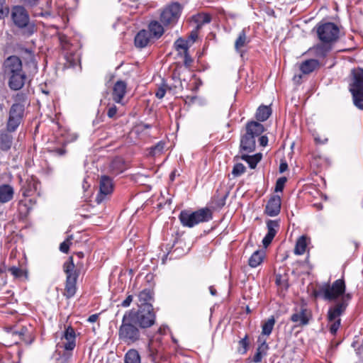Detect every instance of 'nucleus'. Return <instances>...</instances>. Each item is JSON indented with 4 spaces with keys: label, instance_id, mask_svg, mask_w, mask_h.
<instances>
[{
    "label": "nucleus",
    "instance_id": "obj_1",
    "mask_svg": "<svg viewBox=\"0 0 363 363\" xmlns=\"http://www.w3.org/2000/svg\"><path fill=\"white\" fill-rule=\"evenodd\" d=\"M346 286L344 279H339L335 281L331 285L329 283H325L318 287L315 291V296H320L324 300L328 301H336L340 298L338 303H345L346 308L348 302L351 299L350 294H345Z\"/></svg>",
    "mask_w": 363,
    "mask_h": 363
},
{
    "label": "nucleus",
    "instance_id": "obj_2",
    "mask_svg": "<svg viewBox=\"0 0 363 363\" xmlns=\"http://www.w3.org/2000/svg\"><path fill=\"white\" fill-rule=\"evenodd\" d=\"M118 335L121 342L126 345H135L143 339L142 330L125 313Z\"/></svg>",
    "mask_w": 363,
    "mask_h": 363
},
{
    "label": "nucleus",
    "instance_id": "obj_3",
    "mask_svg": "<svg viewBox=\"0 0 363 363\" xmlns=\"http://www.w3.org/2000/svg\"><path fill=\"white\" fill-rule=\"evenodd\" d=\"M141 330L147 329L156 323V313L152 305H147L138 309L133 308L125 312Z\"/></svg>",
    "mask_w": 363,
    "mask_h": 363
},
{
    "label": "nucleus",
    "instance_id": "obj_4",
    "mask_svg": "<svg viewBox=\"0 0 363 363\" xmlns=\"http://www.w3.org/2000/svg\"><path fill=\"white\" fill-rule=\"evenodd\" d=\"M245 133L241 136L240 149L248 153L255 150V138L264 131L262 124L258 121H250L245 125Z\"/></svg>",
    "mask_w": 363,
    "mask_h": 363
},
{
    "label": "nucleus",
    "instance_id": "obj_5",
    "mask_svg": "<svg viewBox=\"0 0 363 363\" xmlns=\"http://www.w3.org/2000/svg\"><path fill=\"white\" fill-rule=\"evenodd\" d=\"M179 218L184 226L191 228L199 223L208 222L212 219V211L208 208H203L190 213L182 211Z\"/></svg>",
    "mask_w": 363,
    "mask_h": 363
},
{
    "label": "nucleus",
    "instance_id": "obj_6",
    "mask_svg": "<svg viewBox=\"0 0 363 363\" xmlns=\"http://www.w3.org/2000/svg\"><path fill=\"white\" fill-rule=\"evenodd\" d=\"M11 16L14 25L19 28H26V33L28 35H32L35 31V26L33 23H30L28 12L23 6L12 7Z\"/></svg>",
    "mask_w": 363,
    "mask_h": 363
},
{
    "label": "nucleus",
    "instance_id": "obj_7",
    "mask_svg": "<svg viewBox=\"0 0 363 363\" xmlns=\"http://www.w3.org/2000/svg\"><path fill=\"white\" fill-rule=\"evenodd\" d=\"M353 82L350 91L352 94L354 104L359 109H363L361 99L363 98V69H358L352 71Z\"/></svg>",
    "mask_w": 363,
    "mask_h": 363
},
{
    "label": "nucleus",
    "instance_id": "obj_8",
    "mask_svg": "<svg viewBox=\"0 0 363 363\" xmlns=\"http://www.w3.org/2000/svg\"><path fill=\"white\" fill-rule=\"evenodd\" d=\"M339 28L333 23H322L317 27L318 38L324 43L335 42L339 38Z\"/></svg>",
    "mask_w": 363,
    "mask_h": 363
},
{
    "label": "nucleus",
    "instance_id": "obj_9",
    "mask_svg": "<svg viewBox=\"0 0 363 363\" xmlns=\"http://www.w3.org/2000/svg\"><path fill=\"white\" fill-rule=\"evenodd\" d=\"M25 115V105L13 104L9 111L6 128L9 132H15L22 123Z\"/></svg>",
    "mask_w": 363,
    "mask_h": 363
},
{
    "label": "nucleus",
    "instance_id": "obj_10",
    "mask_svg": "<svg viewBox=\"0 0 363 363\" xmlns=\"http://www.w3.org/2000/svg\"><path fill=\"white\" fill-rule=\"evenodd\" d=\"M181 12L179 3H173L166 7L161 13L160 21L164 25H171L177 22Z\"/></svg>",
    "mask_w": 363,
    "mask_h": 363
},
{
    "label": "nucleus",
    "instance_id": "obj_11",
    "mask_svg": "<svg viewBox=\"0 0 363 363\" xmlns=\"http://www.w3.org/2000/svg\"><path fill=\"white\" fill-rule=\"evenodd\" d=\"M3 71L6 77L11 74L21 72L23 71L21 60L16 55L8 57L3 63Z\"/></svg>",
    "mask_w": 363,
    "mask_h": 363
},
{
    "label": "nucleus",
    "instance_id": "obj_12",
    "mask_svg": "<svg viewBox=\"0 0 363 363\" xmlns=\"http://www.w3.org/2000/svg\"><path fill=\"white\" fill-rule=\"evenodd\" d=\"M113 189V184L111 177L104 175L100 178L99 193L96 197L97 203H101L108 194H111Z\"/></svg>",
    "mask_w": 363,
    "mask_h": 363
},
{
    "label": "nucleus",
    "instance_id": "obj_13",
    "mask_svg": "<svg viewBox=\"0 0 363 363\" xmlns=\"http://www.w3.org/2000/svg\"><path fill=\"white\" fill-rule=\"evenodd\" d=\"M9 79L8 85L11 90L18 91L23 88L26 79V74L21 71L16 74L7 77Z\"/></svg>",
    "mask_w": 363,
    "mask_h": 363
},
{
    "label": "nucleus",
    "instance_id": "obj_14",
    "mask_svg": "<svg viewBox=\"0 0 363 363\" xmlns=\"http://www.w3.org/2000/svg\"><path fill=\"white\" fill-rule=\"evenodd\" d=\"M311 317L310 311L306 308H301L300 311L293 313L290 319L296 323V326L303 327L309 323Z\"/></svg>",
    "mask_w": 363,
    "mask_h": 363
},
{
    "label": "nucleus",
    "instance_id": "obj_15",
    "mask_svg": "<svg viewBox=\"0 0 363 363\" xmlns=\"http://www.w3.org/2000/svg\"><path fill=\"white\" fill-rule=\"evenodd\" d=\"M281 197L278 195H273L268 201L265 213L269 216H276L280 213Z\"/></svg>",
    "mask_w": 363,
    "mask_h": 363
},
{
    "label": "nucleus",
    "instance_id": "obj_16",
    "mask_svg": "<svg viewBox=\"0 0 363 363\" xmlns=\"http://www.w3.org/2000/svg\"><path fill=\"white\" fill-rule=\"evenodd\" d=\"M267 227L268 232L262 240V244L264 247H267L275 237L279 228V221L269 220L267 222Z\"/></svg>",
    "mask_w": 363,
    "mask_h": 363
},
{
    "label": "nucleus",
    "instance_id": "obj_17",
    "mask_svg": "<svg viewBox=\"0 0 363 363\" xmlns=\"http://www.w3.org/2000/svg\"><path fill=\"white\" fill-rule=\"evenodd\" d=\"M8 129H0V150L4 152L9 151L12 146L13 138Z\"/></svg>",
    "mask_w": 363,
    "mask_h": 363
},
{
    "label": "nucleus",
    "instance_id": "obj_18",
    "mask_svg": "<svg viewBox=\"0 0 363 363\" xmlns=\"http://www.w3.org/2000/svg\"><path fill=\"white\" fill-rule=\"evenodd\" d=\"M127 84L122 80L117 81L113 89V99L116 103H120L124 97L126 92Z\"/></svg>",
    "mask_w": 363,
    "mask_h": 363
},
{
    "label": "nucleus",
    "instance_id": "obj_19",
    "mask_svg": "<svg viewBox=\"0 0 363 363\" xmlns=\"http://www.w3.org/2000/svg\"><path fill=\"white\" fill-rule=\"evenodd\" d=\"M66 342L64 343V347L66 350H73L76 346V335L74 329L71 326H68L62 337Z\"/></svg>",
    "mask_w": 363,
    "mask_h": 363
},
{
    "label": "nucleus",
    "instance_id": "obj_20",
    "mask_svg": "<svg viewBox=\"0 0 363 363\" xmlns=\"http://www.w3.org/2000/svg\"><path fill=\"white\" fill-rule=\"evenodd\" d=\"M346 310L345 303L337 302L333 306L330 307L328 312V320L333 322L338 318Z\"/></svg>",
    "mask_w": 363,
    "mask_h": 363
},
{
    "label": "nucleus",
    "instance_id": "obj_21",
    "mask_svg": "<svg viewBox=\"0 0 363 363\" xmlns=\"http://www.w3.org/2000/svg\"><path fill=\"white\" fill-rule=\"evenodd\" d=\"M258 342L260 345L257 349V352L253 357V362L255 363L260 362L262 357L267 354V351L269 349V346L266 342V340L262 336H259Z\"/></svg>",
    "mask_w": 363,
    "mask_h": 363
},
{
    "label": "nucleus",
    "instance_id": "obj_22",
    "mask_svg": "<svg viewBox=\"0 0 363 363\" xmlns=\"http://www.w3.org/2000/svg\"><path fill=\"white\" fill-rule=\"evenodd\" d=\"M14 194L13 188L9 184L0 186V203H5L10 201Z\"/></svg>",
    "mask_w": 363,
    "mask_h": 363
},
{
    "label": "nucleus",
    "instance_id": "obj_23",
    "mask_svg": "<svg viewBox=\"0 0 363 363\" xmlns=\"http://www.w3.org/2000/svg\"><path fill=\"white\" fill-rule=\"evenodd\" d=\"M77 279V277H75L72 275H69L67 277L64 295L67 298H72L76 293Z\"/></svg>",
    "mask_w": 363,
    "mask_h": 363
},
{
    "label": "nucleus",
    "instance_id": "obj_24",
    "mask_svg": "<svg viewBox=\"0 0 363 363\" xmlns=\"http://www.w3.org/2000/svg\"><path fill=\"white\" fill-rule=\"evenodd\" d=\"M250 38L247 36L246 28H243L239 33L238 38L235 42V49L242 56V48L250 43Z\"/></svg>",
    "mask_w": 363,
    "mask_h": 363
},
{
    "label": "nucleus",
    "instance_id": "obj_25",
    "mask_svg": "<svg viewBox=\"0 0 363 363\" xmlns=\"http://www.w3.org/2000/svg\"><path fill=\"white\" fill-rule=\"evenodd\" d=\"M153 300V294L149 289H144L138 294V307L142 308L147 305H152L151 301Z\"/></svg>",
    "mask_w": 363,
    "mask_h": 363
},
{
    "label": "nucleus",
    "instance_id": "obj_26",
    "mask_svg": "<svg viewBox=\"0 0 363 363\" xmlns=\"http://www.w3.org/2000/svg\"><path fill=\"white\" fill-rule=\"evenodd\" d=\"M319 66L320 63L318 60L310 59L305 60L301 64L300 69L303 74H308L319 67Z\"/></svg>",
    "mask_w": 363,
    "mask_h": 363
},
{
    "label": "nucleus",
    "instance_id": "obj_27",
    "mask_svg": "<svg viewBox=\"0 0 363 363\" xmlns=\"http://www.w3.org/2000/svg\"><path fill=\"white\" fill-rule=\"evenodd\" d=\"M150 33L146 30H140L135 37V45L138 48H145L150 41Z\"/></svg>",
    "mask_w": 363,
    "mask_h": 363
},
{
    "label": "nucleus",
    "instance_id": "obj_28",
    "mask_svg": "<svg viewBox=\"0 0 363 363\" xmlns=\"http://www.w3.org/2000/svg\"><path fill=\"white\" fill-rule=\"evenodd\" d=\"M262 155L261 153H257L253 155H248L247 154L242 155L240 158L247 162L251 169H255L257 167L258 162L262 160Z\"/></svg>",
    "mask_w": 363,
    "mask_h": 363
},
{
    "label": "nucleus",
    "instance_id": "obj_29",
    "mask_svg": "<svg viewBox=\"0 0 363 363\" xmlns=\"http://www.w3.org/2000/svg\"><path fill=\"white\" fill-rule=\"evenodd\" d=\"M264 256L265 252L264 251H255L249 259V265L251 267H257L262 262Z\"/></svg>",
    "mask_w": 363,
    "mask_h": 363
},
{
    "label": "nucleus",
    "instance_id": "obj_30",
    "mask_svg": "<svg viewBox=\"0 0 363 363\" xmlns=\"http://www.w3.org/2000/svg\"><path fill=\"white\" fill-rule=\"evenodd\" d=\"M271 114V108L269 106L262 105L257 108L256 118L258 121H265L269 118Z\"/></svg>",
    "mask_w": 363,
    "mask_h": 363
},
{
    "label": "nucleus",
    "instance_id": "obj_31",
    "mask_svg": "<svg viewBox=\"0 0 363 363\" xmlns=\"http://www.w3.org/2000/svg\"><path fill=\"white\" fill-rule=\"evenodd\" d=\"M150 35L156 38H160L164 33V28L157 21H152L149 25Z\"/></svg>",
    "mask_w": 363,
    "mask_h": 363
},
{
    "label": "nucleus",
    "instance_id": "obj_32",
    "mask_svg": "<svg viewBox=\"0 0 363 363\" xmlns=\"http://www.w3.org/2000/svg\"><path fill=\"white\" fill-rule=\"evenodd\" d=\"M276 320L274 316H271L264 320L262 325V335L269 336L272 332Z\"/></svg>",
    "mask_w": 363,
    "mask_h": 363
},
{
    "label": "nucleus",
    "instance_id": "obj_33",
    "mask_svg": "<svg viewBox=\"0 0 363 363\" xmlns=\"http://www.w3.org/2000/svg\"><path fill=\"white\" fill-rule=\"evenodd\" d=\"M125 363H141L140 355L137 350L130 349L126 352Z\"/></svg>",
    "mask_w": 363,
    "mask_h": 363
},
{
    "label": "nucleus",
    "instance_id": "obj_34",
    "mask_svg": "<svg viewBox=\"0 0 363 363\" xmlns=\"http://www.w3.org/2000/svg\"><path fill=\"white\" fill-rule=\"evenodd\" d=\"M26 52L28 54V57L26 61V66L30 69V72L34 74L38 71V65L35 57L34 55L29 50H26Z\"/></svg>",
    "mask_w": 363,
    "mask_h": 363
},
{
    "label": "nucleus",
    "instance_id": "obj_35",
    "mask_svg": "<svg viewBox=\"0 0 363 363\" xmlns=\"http://www.w3.org/2000/svg\"><path fill=\"white\" fill-rule=\"evenodd\" d=\"M63 269L67 277L69 275H72L75 277H78V274L77 273L76 270H74V264L72 257H70L69 259L64 263Z\"/></svg>",
    "mask_w": 363,
    "mask_h": 363
},
{
    "label": "nucleus",
    "instance_id": "obj_36",
    "mask_svg": "<svg viewBox=\"0 0 363 363\" xmlns=\"http://www.w3.org/2000/svg\"><path fill=\"white\" fill-rule=\"evenodd\" d=\"M13 335H18L22 340L28 345L33 342V338L30 337V333L26 327H22L19 330L13 331Z\"/></svg>",
    "mask_w": 363,
    "mask_h": 363
},
{
    "label": "nucleus",
    "instance_id": "obj_37",
    "mask_svg": "<svg viewBox=\"0 0 363 363\" xmlns=\"http://www.w3.org/2000/svg\"><path fill=\"white\" fill-rule=\"evenodd\" d=\"M306 248V238L304 236H301L300 238L298 239L296 246L294 248V253L296 255H303Z\"/></svg>",
    "mask_w": 363,
    "mask_h": 363
},
{
    "label": "nucleus",
    "instance_id": "obj_38",
    "mask_svg": "<svg viewBox=\"0 0 363 363\" xmlns=\"http://www.w3.org/2000/svg\"><path fill=\"white\" fill-rule=\"evenodd\" d=\"M194 20L197 23L196 28L200 29L205 23H210L211 18L208 14H198L194 16Z\"/></svg>",
    "mask_w": 363,
    "mask_h": 363
},
{
    "label": "nucleus",
    "instance_id": "obj_39",
    "mask_svg": "<svg viewBox=\"0 0 363 363\" xmlns=\"http://www.w3.org/2000/svg\"><path fill=\"white\" fill-rule=\"evenodd\" d=\"M174 48L177 51L182 50L184 52L188 51L187 43L182 38L177 39L174 43Z\"/></svg>",
    "mask_w": 363,
    "mask_h": 363
},
{
    "label": "nucleus",
    "instance_id": "obj_40",
    "mask_svg": "<svg viewBox=\"0 0 363 363\" xmlns=\"http://www.w3.org/2000/svg\"><path fill=\"white\" fill-rule=\"evenodd\" d=\"M248 345V337L246 335L245 337H243L239 341L238 352L241 354H245L247 351Z\"/></svg>",
    "mask_w": 363,
    "mask_h": 363
},
{
    "label": "nucleus",
    "instance_id": "obj_41",
    "mask_svg": "<svg viewBox=\"0 0 363 363\" xmlns=\"http://www.w3.org/2000/svg\"><path fill=\"white\" fill-rule=\"evenodd\" d=\"M246 170L245 167L242 163H237L234 165L233 170H232V174L234 177H239L241 174H242Z\"/></svg>",
    "mask_w": 363,
    "mask_h": 363
},
{
    "label": "nucleus",
    "instance_id": "obj_42",
    "mask_svg": "<svg viewBox=\"0 0 363 363\" xmlns=\"http://www.w3.org/2000/svg\"><path fill=\"white\" fill-rule=\"evenodd\" d=\"M164 148V143L159 142L155 145L152 146L150 149V155L154 156L157 154H160Z\"/></svg>",
    "mask_w": 363,
    "mask_h": 363
},
{
    "label": "nucleus",
    "instance_id": "obj_43",
    "mask_svg": "<svg viewBox=\"0 0 363 363\" xmlns=\"http://www.w3.org/2000/svg\"><path fill=\"white\" fill-rule=\"evenodd\" d=\"M73 236H69L66 240L62 242L60 245V250L64 253H67L69 248V245L72 243L71 240H72Z\"/></svg>",
    "mask_w": 363,
    "mask_h": 363
},
{
    "label": "nucleus",
    "instance_id": "obj_44",
    "mask_svg": "<svg viewBox=\"0 0 363 363\" xmlns=\"http://www.w3.org/2000/svg\"><path fill=\"white\" fill-rule=\"evenodd\" d=\"M9 272H11L12 275H13L16 278H20L23 275H26V273L23 269L17 267H11L9 269Z\"/></svg>",
    "mask_w": 363,
    "mask_h": 363
},
{
    "label": "nucleus",
    "instance_id": "obj_45",
    "mask_svg": "<svg viewBox=\"0 0 363 363\" xmlns=\"http://www.w3.org/2000/svg\"><path fill=\"white\" fill-rule=\"evenodd\" d=\"M286 182V177H280L277 180L276 186H275V191H282L284 187V184Z\"/></svg>",
    "mask_w": 363,
    "mask_h": 363
},
{
    "label": "nucleus",
    "instance_id": "obj_46",
    "mask_svg": "<svg viewBox=\"0 0 363 363\" xmlns=\"http://www.w3.org/2000/svg\"><path fill=\"white\" fill-rule=\"evenodd\" d=\"M15 103L14 104H18L20 105H25V102L26 100V95L23 93H18L16 94V96L13 97Z\"/></svg>",
    "mask_w": 363,
    "mask_h": 363
},
{
    "label": "nucleus",
    "instance_id": "obj_47",
    "mask_svg": "<svg viewBox=\"0 0 363 363\" xmlns=\"http://www.w3.org/2000/svg\"><path fill=\"white\" fill-rule=\"evenodd\" d=\"M340 321L341 320L340 318H337V320H333L330 327V332L333 334V335H335L340 325Z\"/></svg>",
    "mask_w": 363,
    "mask_h": 363
},
{
    "label": "nucleus",
    "instance_id": "obj_48",
    "mask_svg": "<svg viewBox=\"0 0 363 363\" xmlns=\"http://www.w3.org/2000/svg\"><path fill=\"white\" fill-rule=\"evenodd\" d=\"M315 53L319 55V56H321V57H324L326 54V52H328V49L325 48V45H317L315 48Z\"/></svg>",
    "mask_w": 363,
    "mask_h": 363
},
{
    "label": "nucleus",
    "instance_id": "obj_49",
    "mask_svg": "<svg viewBox=\"0 0 363 363\" xmlns=\"http://www.w3.org/2000/svg\"><path fill=\"white\" fill-rule=\"evenodd\" d=\"M23 4L29 7H34L39 4L40 0H21Z\"/></svg>",
    "mask_w": 363,
    "mask_h": 363
},
{
    "label": "nucleus",
    "instance_id": "obj_50",
    "mask_svg": "<svg viewBox=\"0 0 363 363\" xmlns=\"http://www.w3.org/2000/svg\"><path fill=\"white\" fill-rule=\"evenodd\" d=\"M132 301H133V296L132 295H128L125 298V299L122 301L121 306L124 307V308L128 307L130 305Z\"/></svg>",
    "mask_w": 363,
    "mask_h": 363
},
{
    "label": "nucleus",
    "instance_id": "obj_51",
    "mask_svg": "<svg viewBox=\"0 0 363 363\" xmlns=\"http://www.w3.org/2000/svg\"><path fill=\"white\" fill-rule=\"evenodd\" d=\"M117 113V108L116 106H113L110 108H108L107 111V115L109 118H113Z\"/></svg>",
    "mask_w": 363,
    "mask_h": 363
},
{
    "label": "nucleus",
    "instance_id": "obj_52",
    "mask_svg": "<svg viewBox=\"0 0 363 363\" xmlns=\"http://www.w3.org/2000/svg\"><path fill=\"white\" fill-rule=\"evenodd\" d=\"M165 93V89L164 87H160L156 91L155 96H157V98L160 99L164 96Z\"/></svg>",
    "mask_w": 363,
    "mask_h": 363
},
{
    "label": "nucleus",
    "instance_id": "obj_53",
    "mask_svg": "<svg viewBox=\"0 0 363 363\" xmlns=\"http://www.w3.org/2000/svg\"><path fill=\"white\" fill-rule=\"evenodd\" d=\"M184 53V65L186 66H189L190 64L192 62V59L189 56L188 51H186Z\"/></svg>",
    "mask_w": 363,
    "mask_h": 363
},
{
    "label": "nucleus",
    "instance_id": "obj_54",
    "mask_svg": "<svg viewBox=\"0 0 363 363\" xmlns=\"http://www.w3.org/2000/svg\"><path fill=\"white\" fill-rule=\"evenodd\" d=\"M288 169V164L286 161H281L279 165V172L283 173Z\"/></svg>",
    "mask_w": 363,
    "mask_h": 363
},
{
    "label": "nucleus",
    "instance_id": "obj_55",
    "mask_svg": "<svg viewBox=\"0 0 363 363\" xmlns=\"http://www.w3.org/2000/svg\"><path fill=\"white\" fill-rule=\"evenodd\" d=\"M259 145L261 146H266L267 145V143H268V138L267 136L265 135H262L259 138Z\"/></svg>",
    "mask_w": 363,
    "mask_h": 363
},
{
    "label": "nucleus",
    "instance_id": "obj_56",
    "mask_svg": "<svg viewBox=\"0 0 363 363\" xmlns=\"http://www.w3.org/2000/svg\"><path fill=\"white\" fill-rule=\"evenodd\" d=\"M23 208H25L26 209L27 213L29 211V208H27V205L26 203H23L22 201L19 202V211L21 213L23 212Z\"/></svg>",
    "mask_w": 363,
    "mask_h": 363
},
{
    "label": "nucleus",
    "instance_id": "obj_57",
    "mask_svg": "<svg viewBox=\"0 0 363 363\" xmlns=\"http://www.w3.org/2000/svg\"><path fill=\"white\" fill-rule=\"evenodd\" d=\"M99 315L97 314H93L90 315L88 318V321L91 323H94L98 319Z\"/></svg>",
    "mask_w": 363,
    "mask_h": 363
},
{
    "label": "nucleus",
    "instance_id": "obj_58",
    "mask_svg": "<svg viewBox=\"0 0 363 363\" xmlns=\"http://www.w3.org/2000/svg\"><path fill=\"white\" fill-rule=\"evenodd\" d=\"M6 11L5 13L3 6H0V19L3 18L5 14H7L9 13V9H6Z\"/></svg>",
    "mask_w": 363,
    "mask_h": 363
},
{
    "label": "nucleus",
    "instance_id": "obj_59",
    "mask_svg": "<svg viewBox=\"0 0 363 363\" xmlns=\"http://www.w3.org/2000/svg\"><path fill=\"white\" fill-rule=\"evenodd\" d=\"M189 38H191V40L193 42H194L196 40V39L198 38V34H197L196 31H192L190 34Z\"/></svg>",
    "mask_w": 363,
    "mask_h": 363
},
{
    "label": "nucleus",
    "instance_id": "obj_60",
    "mask_svg": "<svg viewBox=\"0 0 363 363\" xmlns=\"http://www.w3.org/2000/svg\"><path fill=\"white\" fill-rule=\"evenodd\" d=\"M59 155H63L65 154V150L63 148H57L55 150Z\"/></svg>",
    "mask_w": 363,
    "mask_h": 363
},
{
    "label": "nucleus",
    "instance_id": "obj_61",
    "mask_svg": "<svg viewBox=\"0 0 363 363\" xmlns=\"http://www.w3.org/2000/svg\"><path fill=\"white\" fill-rule=\"evenodd\" d=\"M209 291L212 296H215L217 294L216 290L213 288V286L209 287Z\"/></svg>",
    "mask_w": 363,
    "mask_h": 363
},
{
    "label": "nucleus",
    "instance_id": "obj_62",
    "mask_svg": "<svg viewBox=\"0 0 363 363\" xmlns=\"http://www.w3.org/2000/svg\"><path fill=\"white\" fill-rule=\"evenodd\" d=\"M30 191H31V189L26 190V191H23V196H30Z\"/></svg>",
    "mask_w": 363,
    "mask_h": 363
},
{
    "label": "nucleus",
    "instance_id": "obj_63",
    "mask_svg": "<svg viewBox=\"0 0 363 363\" xmlns=\"http://www.w3.org/2000/svg\"><path fill=\"white\" fill-rule=\"evenodd\" d=\"M226 197H227V194L223 196V198L222 199V202L220 203H219V206H224V204H225V199H226Z\"/></svg>",
    "mask_w": 363,
    "mask_h": 363
},
{
    "label": "nucleus",
    "instance_id": "obj_64",
    "mask_svg": "<svg viewBox=\"0 0 363 363\" xmlns=\"http://www.w3.org/2000/svg\"><path fill=\"white\" fill-rule=\"evenodd\" d=\"M196 99L195 96H186V99H189V101L193 102L194 99Z\"/></svg>",
    "mask_w": 363,
    "mask_h": 363
}]
</instances>
